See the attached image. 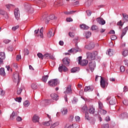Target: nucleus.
Wrapping results in <instances>:
<instances>
[{
    "mask_svg": "<svg viewBox=\"0 0 128 128\" xmlns=\"http://www.w3.org/2000/svg\"><path fill=\"white\" fill-rule=\"evenodd\" d=\"M80 28H82V30H88V28H90V27L86 26V24L80 25Z\"/></svg>",
    "mask_w": 128,
    "mask_h": 128,
    "instance_id": "obj_27",
    "label": "nucleus"
},
{
    "mask_svg": "<svg viewBox=\"0 0 128 128\" xmlns=\"http://www.w3.org/2000/svg\"><path fill=\"white\" fill-rule=\"evenodd\" d=\"M64 94H72V85L70 84L66 88V90L64 92Z\"/></svg>",
    "mask_w": 128,
    "mask_h": 128,
    "instance_id": "obj_10",
    "label": "nucleus"
},
{
    "mask_svg": "<svg viewBox=\"0 0 128 128\" xmlns=\"http://www.w3.org/2000/svg\"><path fill=\"white\" fill-rule=\"evenodd\" d=\"M88 64V60H81V62L79 64H80L82 66H87Z\"/></svg>",
    "mask_w": 128,
    "mask_h": 128,
    "instance_id": "obj_16",
    "label": "nucleus"
},
{
    "mask_svg": "<svg viewBox=\"0 0 128 128\" xmlns=\"http://www.w3.org/2000/svg\"><path fill=\"white\" fill-rule=\"evenodd\" d=\"M94 89L90 88V86H86L84 88V92H92Z\"/></svg>",
    "mask_w": 128,
    "mask_h": 128,
    "instance_id": "obj_36",
    "label": "nucleus"
},
{
    "mask_svg": "<svg viewBox=\"0 0 128 128\" xmlns=\"http://www.w3.org/2000/svg\"><path fill=\"white\" fill-rule=\"evenodd\" d=\"M16 102H22V98H15Z\"/></svg>",
    "mask_w": 128,
    "mask_h": 128,
    "instance_id": "obj_54",
    "label": "nucleus"
},
{
    "mask_svg": "<svg viewBox=\"0 0 128 128\" xmlns=\"http://www.w3.org/2000/svg\"><path fill=\"white\" fill-rule=\"evenodd\" d=\"M122 16H123V21L124 22H128V16L126 14H122Z\"/></svg>",
    "mask_w": 128,
    "mask_h": 128,
    "instance_id": "obj_21",
    "label": "nucleus"
},
{
    "mask_svg": "<svg viewBox=\"0 0 128 128\" xmlns=\"http://www.w3.org/2000/svg\"><path fill=\"white\" fill-rule=\"evenodd\" d=\"M16 116V113L14 112H13L12 114V115L10 116V119L12 120L14 118V116Z\"/></svg>",
    "mask_w": 128,
    "mask_h": 128,
    "instance_id": "obj_48",
    "label": "nucleus"
},
{
    "mask_svg": "<svg viewBox=\"0 0 128 128\" xmlns=\"http://www.w3.org/2000/svg\"><path fill=\"white\" fill-rule=\"evenodd\" d=\"M95 112H96V108H94L93 106H91L89 108L88 112L90 114H94Z\"/></svg>",
    "mask_w": 128,
    "mask_h": 128,
    "instance_id": "obj_17",
    "label": "nucleus"
},
{
    "mask_svg": "<svg viewBox=\"0 0 128 128\" xmlns=\"http://www.w3.org/2000/svg\"><path fill=\"white\" fill-rule=\"evenodd\" d=\"M58 70L60 72H62V70H64V64H60L59 68H58Z\"/></svg>",
    "mask_w": 128,
    "mask_h": 128,
    "instance_id": "obj_37",
    "label": "nucleus"
},
{
    "mask_svg": "<svg viewBox=\"0 0 128 128\" xmlns=\"http://www.w3.org/2000/svg\"><path fill=\"white\" fill-rule=\"evenodd\" d=\"M120 72H124V70H126V68H124V66H121L120 67Z\"/></svg>",
    "mask_w": 128,
    "mask_h": 128,
    "instance_id": "obj_60",
    "label": "nucleus"
},
{
    "mask_svg": "<svg viewBox=\"0 0 128 128\" xmlns=\"http://www.w3.org/2000/svg\"><path fill=\"white\" fill-rule=\"evenodd\" d=\"M0 75L2 76H6V72H4V68H0Z\"/></svg>",
    "mask_w": 128,
    "mask_h": 128,
    "instance_id": "obj_26",
    "label": "nucleus"
},
{
    "mask_svg": "<svg viewBox=\"0 0 128 128\" xmlns=\"http://www.w3.org/2000/svg\"><path fill=\"white\" fill-rule=\"evenodd\" d=\"M39 58H41V60H44V56H42V54L41 53H38L37 54Z\"/></svg>",
    "mask_w": 128,
    "mask_h": 128,
    "instance_id": "obj_49",
    "label": "nucleus"
},
{
    "mask_svg": "<svg viewBox=\"0 0 128 128\" xmlns=\"http://www.w3.org/2000/svg\"><path fill=\"white\" fill-rule=\"evenodd\" d=\"M96 21L98 24H102V26H104V24H106V20H104L102 18H96Z\"/></svg>",
    "mask_w": 128,
    "mask_h": 128,
    "instance_id": "obj_13",
    "label": "nucleus"
},
{
    "mask_svg": "<svg viewBox=\"0 0 128 128\" xmlns=\"http://www.w3.org/2000/svg\"><path fill=\"white\" fill-rule=\"evenodd\" d=\"M79 96H81V98H82V100H84L85 102H88V100L86 98H84L82 96H84V90H81L79 92Z\"/></svg>",
    "mask_w": 128,
    "mask_h": 128,
    "instance_id": "obj_20",
    "label": "nucleus"
},
{
    "mask_svg": "<svg viewBox=\"0 0 128 128\" xmlns=\"http://www.w3.org/2000/svg\"><path fill=\"white\" fill-rule=\"evenodd\" d=\"M0 14H2V16H4L5 18H8V13L2 9H0Z\"/></svg>",
    "mask_w": 128,
    "mask_h": 128,
    "instance_id": "obj_12",
    "label": "nucleus"
},
{
    "mask_svg": "<svg viewBox=\"0 0 128 128\" xmlns=\"http://www.w3.org/2000/svg\"><path fill=\"white\" fill-rule=\"evenodd\" d=\"M94 46H96L94 43L93 42H91L89 43L88 45H86L84 48H86V50H92L93 48H94Z\"/></svg>",
    "mask_w": 128,
    "mask_h": 128,
    "instance_id": "obj_6",
    "label": "nucleus"
},
{
    "mask_svg": "<svg viewBox=\"0 0 128 128\" xmlns=\"http://www.w3.org/2000/svg\"><path fill=\"white\" fill-rule=\"evenodd\" d=\"M8 50L9 52H12L14 50V46H8Z\"/></svg>",
    "mask_w": 128,
    "mask_h": 128,
    "instance_id": "obj_53",
    "label": "nucleus"
},
{
    "mask_svg": "<svg viewBox=\"0 0 128 128\" xmlns=\"http://www.w3.org/2000/svg\"><path fill=\"white\" fill-rule=\"evenodd\" d=\"M86 54L87 56L88 60H94L96 58V56L98 54V53L96 51H93L92 52H87Z\"/></svg>",
    "mask_w": 128,
    "mask_h": 128,
    "instance_id": "obj_2",
    "label": "nucleus"
},
{
    "mask_svg": "<svg viewBox=\"0 0 128 128\" xmlns=\"http://www.w3.org/2000/svg\"><path fill=\"white\" fill-rule=\"evenodd\" d=\"M22 92V88H18L17 90V94H20Z\"/></svg>",
    "mask_w": 128,
    "mask_h": 128,
    "instance_id": "obj_50",
    "label": "nucleus"
},
{
    "mask_svg": "<svg viewBox=\"0 0 128 128\" xmlns=\"http://www.w3.org/2000/svg\"><path fill=\"white\" fill-rule=\"evenodd\" d=\"M24 6L26 10H28V11L30 12H34V8H32V6L28 3H24Z\"/></svg>",
    "mask_w": 128,
    "mask_h": 128,
    "instance_id": "obj_7",
    "label": "nucleus"
},
{
    "mask_svg": "<svg viewBox=\"0 0 128 128\" xmlns=\"http://www.w3.org/2000/svg\"><path fill=\"white\" fill-rule=\"evenodd\" d=\"M50 97L52 98V100H58V95L55 93H52L50 94Z\"/></svg>",
    "mask_w": 128,
    "mask_h": 128,
    "instance_id": "obj_14",
    "label": "nucleus"
},
{
    "mask_svg": "<svg viewBox=\"0 0 128 128\" xmlns=\"http://www.w3.org/2000/svg\"><path fill=\"white\" fill-rule=\"evenodd\" d=\"M0 58H2V60L6 59V54H4V52H0Z\"/></svg>",
    "mask_w": 128,
    "mask_h": 128,
    "instance_id": "obj_34",
    "label": "nucleus"
},
{
    "mask_svg": "<svg viewBox=\"0 0 128 128\" xmlns=\"http://www.w3.org/2000/svg\"><path fill=\"white\" fill-rule=\"evenodd\" d=\"M98 108H100V110H102L104 108V104L100 101L98 102Z\"/></svg>",
    "mask_w": 128,
    "mask_h": 128,
    "instance_id": "obj_46",
    "label": "nucleus"
},
{
    "mask_svg": "<svg viewBox=\"0 0 128 128\" xmlns=\"http://www.w3.org/2000/svg\"><path fill=\"white\" fill-rule=\"evenodd\" d=\"M48 78V76L46 75V76H44L42 77V80L44 82H46Z\"/></svg>",
    "mask_w": 128,
    "mask_h": 128,
    "instance_id": "obj_45",
    "label": "nucleus"
},
{
    "mask_svg": "<svg viewBox=\"0 0 128 128\" xmlns=\"http://www.w3.org/2000/svg\"><path fill=\"white\" fill-rule=\"evenodd\" d=\"M78 102V98H74L72 100V104H76Z\"/></svg>",
    "mask_w": 128,
    "mask_h": 128,
    "instance_id": "obj_51",
    "label": "nucleus"
},
{
    "mask_svg": "<svg viewBox=\"0 0 128 128\" xmlns=\"http://www.w3.org/2000/svg\"><path fill=\"white\" fill-rule=\"evenodd\" d=\"M44 58H52V56L50 54L46 53L43 56Z\"/></svg>",
    "mask_w": 128,
    "mask_h": 128,
    "instance_id": "obj_22",
    "label": "nucleus"
},
{
    "mask_svg": "<svg viewBox=\"0 0 128 128\" xmlns=\"http://www.w3.org/2000/svg\"><path fill=\"white\" fill-rule=\"evenodd\" d=\"M85 118L86 120H90V116H88V112H85Z\"/></svg>",
    "mask_w": 128,
    "mask_h": 128,
    "instance_id": "obj_55",
    "label": "nucleus"
},
{
    "mask_svg": "<svg viewBox=\"0 0 128 128\" xmlns=\"http://www.w3.org/2000/svg\"><path fill=\"white\" fill-rule=\"evenodd\" d=\"M14 14V16L16 20H20V10H18V8L15 9Z\"/></svg>",
    "mask_w": 128,
    "mask_h": 128,
    "instance_id": "obj_9",
    "label": "nucleus"
},
{
    "mask_svg": "<svg viewBox=\"0 0 128 128\" xmlns=\"http://www.w3.org/2000/svg\"><path fill=\"white\" fill-rule=\"evenodd\" d=\"M111 40H116V35H112L111 36Z\"/></svg>",
    "mask_w": 128,
    "mask_h": 128,
    "instance_id": "obj_62",
    "label": "nucleus"
},
{
    "mask_svg": "<svg viewBox=\"0 0 128 128\" xmlns=\"http://www.w3.org/2000/svg\"><path fill=\"white\" fill-rule=\"evenodd\" d=\"M47 36L48 38H52L54 36V34H52V29H51L48 31V32L47 34Z\"/></svg>",
    "mask_w": 128,
    "mask_h": 128,
    "instance_id": "obj_29",
    "label": "nucleus"
},
{
    "mask_svg": "<svg viewBox=\"0 0 128 128\" xmlns=\"http://www.w3.org/2000/svg\"><path fill=\"white\" fill-rule=\"evenodd\" d=\"M120 118H128V114L126 112H124L120 115Z\"/></svg>",
    "mask_w": 128,
    "mask_h": 128,
    "instance_id": "obj_24",
    "label": "nucleus"
},
{
    "mask_svg": "<svg viewBox=\"0 0 128 128\" xmlns=\"http://www.w3.org/2000/svg\"><path fill=\"white\" fill-rule=\"evenodd\" d=\"M82 56H79L77 58V60L78 62V64H80L81 62L80 60H82Z\"/></svg>",
    "mask_w": 128,
    "mask_h": 128,
    "instance_id": "obj_59",
    "label": "nucleus"
},
{
    "mask_svg": "<svg viewBox=\"0 0 128 128\" xmlns=\"http://www.w3.org/2000/svg\"><path fill=\"white\" fill-rule=\"evenodd\" d=\"M100 114H102L103 116H104V114H106L107 112H106V110H101L100 111Z\"/></svg>",
    "mask_w": 128,
    "mask_h": 128,
    "instance_id": "obj_44",
    "label": "nucleus"
},
{
    "mask_svg": "<svg viewBox=\"0 0 128 128\" xmlns=\"http://www.w3.org/2000/svg\"><path fill=\"white\" fill-rule=\"evenodd\" d=\"M32 122H40V117L36 114L34 115L32 118Z\"/></svg>",
    "mask_w": 128,
    "mask_h": 128,
    "instance_id": "obj_18",
    "label": "nucleus"
},
{
    "mask_svg": "<svg viewBox=\"0 0 128 128\" xmlns=\"http://www.w3.org/2000/svg\"><path fill=\"white\" fill-rule=\"evenodd\" d=\"M80 72V68H74L71 69V72Z\"/></svg>",
    "mask_w": 128,
    "mask_h": 128,
    "instance_id": "obj_30",
    "label": "nucleus"
},
{
    "mask_svg": "<svg viewBox=\"0 0 128 128\" xmlns=\"http://www.w3.org/2000/svg\"><path fill=\"white\" fill-rule=\"evenodd\" d=\"M4 94V90H2V89L0 88V96H2Z\"/></svg>",
    "mask_w": 128,
    "mask_h": 128,
    "instance_id": "obj_61",
    "label": "nucleus"
},
{
    "mask_svg": "<svg viewBox=\"0 0 128 128\" xmlns=\"http://www.w3.org/2000/svg\"><path fill=\"white\" fill-rule=\"evenodd\" d=\"M24 106H26V107L28 106H30V101L26 100L25 102H24Z\"/></svg>",
    "mask_w": 128,
    "mask_h": 128,
    "instance_id": "obj_43",
    "label": "nucleus"
},
{
    "mask_svg": "<svg viewBox=\"0 0 128 128\" xmlns=\"http://www.w3.org/2000/svg\"><path fill=\"white\" fill-rule=\"evenodd\" d=\"M62 60L64 66H70V58H68L67 57H65Z\"/></svg>",
    "mask_w": 128,
    "mask_h": 128,
    "instance_id": "obj_8",
    "label": "nucleus"
},
{
    "mask_svg": "<svg viewBox=\"0 0 128 128\" xmlns=\"http://www.w3.org/2000/svg\"><path fill=\"white\" fill-rule=\"evenodd\" d=\"M76 11H70V12H65L64 14H74Z\"/></svg>",
    "mask_w": 128,
    "mask_h": 128,
    "instance_id": "obj_41",
    "label": "nucleus"
},
{
    "mask_svg": "<svg viewBox=\"0 0 128 128\" xmlns=\"http://www.w3.org/2000/svg\"><path fill=\"white\" fill-rule=\"evenodd\" d=\"M40 106H46V103L44 100L40 102Z\"/></svg>",
    "mask_w": 128,
    "mask_h": 128,
    "instance_id": "obj_57",
    "label": "nucleus"
},
{
    "mask_svg": "<svg viewBox=\"0 0 128 128\" xmlns=\"http://www.w3.org/2000/svg\"><path fill=\"white\" fill-rule=\"evenodd\" d=\"M18 28H20V26L18 25L15 26H13L12 28V30L16 32V30H18Z\"/></svg>",
    "mask_w": 128,
    "mask_h": 128,
    "instance_id": "obj_52",
    "label": "nucleus"
},
{
    "mask_svg": "<svg viewBox=\"0 0 128 128\" xmlns=\"http://www.w3.org/2000/svg\"><path fill=\"white\" fill-rule=\"evenodd\" d=\"M128 30V27L126 26V28H124L122 30V34H121L120 38H122L124 36H126V34Z\"/></svg>",
    "mask_w": 128,
    "mask_h": 128,
    "instance_id": "obj_15",
    "label": "nucleus"
},
{
    "mask_svg": "<svg viewBox=\"0 0 128 128\" xmlns=\"http://www.w3.org/2000/svg\"><path fill=\"white\" fill-rule=\"evenodd\" d=\"M106 54L110 56H112L114 54V52H112V50L111 49H108L106 50Z\"/></svg>",
    "mask_w": 128,
    "mask_h": 128,
    "instance_id": "obj_25",
    "label": "nucleus"
},
{
    "mask_svg": "<svg viewBox=\"0 0 128 128\" xmlns=\"http://www.w3.org/2000/svg\"><path fill=\"white\" fill-rule=\"evenodd\" d=\"M92 2V0H88L86 2V4L88 6H91Z\"/></svg>",
    "mask_w": 128,
    "mask_h": 128,
    "instance_id": "obj_39",
    "label": "nucleus"
},
{
    "mask_svg": "<svg viewBox=\"0 0 128 128\" xmlns=\"http://www.w3.org/2000/svg\"><path fill=\"white\" fill-rule=\"evenodd\" d=\"M104 128H110V126L108 125V124H104L102 126Z\"/></svg>",
    "mask_w": 128,
    "mask_h": 128,
    "instance_id": "obj_63",
    "label": "nucleus"
},
{
    "mask_svg": "<svg viewBox=\"0 0 128 128\" xmlns=\"http://www.w3.org/2000/svg\"><path fill=\"white\" fill-rule=\"evenodd\" d=\"M45 102V106H48V104H50V100H44Z\"/></svg>",
    "mask_w": 128,
    "mask_h": 128,
    "instance_id": "obj_47",
    "label": "nucleus"
},
{
    "mask_svg": "<svg viewBox=\"0 0 128 128\" xmlns=\"http://www.w3.org/2000/svg\"><path fill=\"white\" fill-rule=\"evenodd\" d=\"M60 124V122H56L53 124L50 127V128H54L56 126H58Z\"/></svg>",
    "mask_w": 128,
    "mask_h": 128,
    "instance_id": "obj_35",
    "label": "nucleus"
},
{
    "mask_svg": "<svg viewBox=\"0 0 128 128\" xmlns=\"http://www.w3.org/2000/svg\"><path fill=\"white\" fill-rule=\"evenodd\" d=\"M60 84V80L58 79L52 80L48 82V84L50 86H56Z\"/></svg>",
    "mask_w": 128,
    "mask_h": 128,
    "instance_id": "obj_3",
    "label": "nucleus"
},
{
    "mask_svg": "<svg viewBox=\"0 0 128 128\" xmlns=\"http://www.w3.org/2000/svg\"><path fill=\"white\" fill-rule=\"evenodd\" d=\"M92 30H96L98 32V26L96 25H93L91 28Z\"/></svg>",
    "mask_w": 128,
    "mask_h": 128,
    "instance_id": "obj_38",
    "label": "nucleus"
},
{
    "mask_svg": "<svg viewBox=\"0 0 128 128\" xmlns=\"http://www.w3.org/2000/svg\"><path fill=\"white\" fill-rule=\"evenodd\" d=\"M86 14H87V15L88 16H92V12L90 10H88L86 11Z\"/></svg>",
    "mask_w": 128,
    "mask_h": 128,
    "instance_id": "obj_56",
    "label": "nucleus"
},
{
    "mask_svg": "<svg viewBox=\"0 0 128 128\" xmlns=\"http://www.w3.org/2000/svg\"><path fill=\"white\" fill-rule=\"evenodd\" d=\"M69 52H73V54H76V52H82V50L80 49H76V48H72L68 50Z\"/></svg>",
    "mask_w": 128,
    "mask_h": 128,
    "instance_id": "obj_19",
    "label": "nucleus"
},
{
    "mask_svg": "<svg viewBox=\"0 0 128 128\" xmlns=\"http://www.w3.org/2000/svg\"><path fill=\"white\" fill-rule=\"evenodd\" d=\"M89 67L90 68L92 72V70H94V68H96V62L92 61L89 62Z\"/></svg>",
    "mask_w": 128,
    "mask_h": 128,
    "instance_id": "obj_11",
    "label": "nucleus"
},
{
    "mask_svg": "<svg viewBox=\"0 0 128 128\" xmlns=\"http://www.w3.org/2000/svg\"><path fill=\"white\" fill-rule=\"evenodd\" d=\"M50 20H56V17L52 14L48 16L47 14L43 15L41 18V20H44L46 24L48 23Z\"/></svg>",
    "mask_w": 128,
    "mask_h": 128,
    "instance_id": "obj_1",
    "label": "nucleus"
},
{
    "mask_svg": "<svg viewBox=\"0 0 128 128\" xmlns=\"http://www.w3.org/2000/svg\"><path fill=\"white\" fill-rule=\"evenodd\" d=\"M73 2V6H78V4H80V2L78 0H76V2L72 1Z\"/></svg>",
    "mask_w": 128,
    "mask_h": 128,
    "instance_id": "obj_58",
    "label": "nucleus"
},
{
    "mask_svg": "<svg viewBox=\"0 0 128 128\" xmlns=\"http://www.w3.org/2000/svg\"><path fill=\"white\" fill-rule=\"evenodd\" d=\"M116 98L114 97L112 98L110 101V104L111 105L116 104Z\"/></svg>",
    "mask_w": 128,
    "mask_h": 128,
    "instance_id": "obj_28",
    "label": "nucleus"
},
{
    "mask_svg": "<svg viewBox=\"0 0 128 128\" xmlns=\"http://www.w3.org/2000/svg\"><path fill=\"white\" fill-rule=\"evenodd\" d=\"M52 124V120H50L49 121L44 122L43 123V124L45 126H50V124Z\"/></svg>",
    "mask_w": 128,
    "mask_h": 128,
    "instance_id": "obj_23",
    "label": "nucleus"
},
{
    "mask_svg": "<svg viewBox=\"0 0 128 128\" xmlns=\"http://www.w3.org/2000/svg\"><path fill=\"white\" fill-rule=\"evenodd\" d=\"M81 110L82 112H88V107L84 105L83 106H82Z\"/></svg>",
    "mask_w": 128,
    "mask_h": 128,
    "instance_id": "obj_32",
    "label": "nucleus"
},
{
    "mask_svg": "<svg viewBox=\"0 0 128 128\" xmlns=\"http://www.w3.org/2000/svg\"><path fill=\"white\" fill-rule=\"evenodd\" d=\"M124 64H125V66H128V60H124Z\"/></svg>",
    "mask_w": 128,
    "mask_h": 128,
    "instance_id": "obj_64",
    "label": "nucleus"
},
{
    "mask_svg": "<svg viewBox=\"0 0 128 128\" xmlns=\"http://www.w3.org/2000/svg\"><path fill=\"white\" fill-rule=\"evenodd\" d=\"M84 36H86V38H88L92 36V32H85Z\"/></svg>",
    "mask_w": 128,
    "mask_h": 128,
    "instance_id": "obj_31",
    "label": "nucleus"
},
{
    "mask_svg": "<svg viewBox=\"0 0 128 128\" xmlns=\"http://www.w3.org/2000/svg\"><path fill=\"white\" fill-rule=\"evenodd\" d=\"M100 86L102 88H105L106 86H108V82L104 81V79L102 77L100 76Z\"/></svg>",
    "mask_w": 128,
    "mask_h": 128,
    "instance_id": "obj_4",
    "label": "nucleus"
},
{
    "mask_svg": "<svg viewBox=\"0 0 128 128\" xmlns=\"http://www.w3.org/2000/svg\"><path fill=\"white\" fill-rule=\"evenodd\" d=\"M62 112L63 116H66V114H68V108H63L62 109Z\"/></svg>",
    "mask_w": 128,
    "mask_h": 128,
    "instance_id": "obj_33",
    "label": "nucleus"
},
{
    "mask_svg": "<svg viewBox=\"0 0 128 128\" xmlns=\"http://www.w3.org/2000/svg\"><path fill=\"white\" fill-rule=\"evenodd\" d=\"M122 54L124 56H126L128 55V50H124L122 53Z\"/></svg>",
    "mask_w": 128,
    "mask_h": 128,
    "instance_id": "obj_42",
    "label": "nucleus"
},
{
    "mask_svg": "<svg viewBox=\"0 0 128 128\" xmlns=\"http://www.w3.org/2000/svg\"><path fill=\"white\" fill-rule=\"evenodd\" d=\"M13 81L14 82H20V76L18 75V72L14 73L13 74Z\"/></svg>",
    "mask_w": 128,
    "mask_h": 128,
    "instance_id": "obj_5",
    "label": "nucleus"
},
{
    "mask_svg": "<svg viewBox=\"0 0 128 128\" xmlns=\"http://www.w3.org/2000/svg\"><path fill=\"white\" fill-rule=\"evenodd\" d=\"M31 88H32L33 90H36V88H38V86L36 85V84L33 83V84L31 85Z\"/></svg>",
    "mask_w": 128,
    "mask_h": 128,
    "instance_id": "obj_40",
    "label": "nucleus"
}]
</instances>
